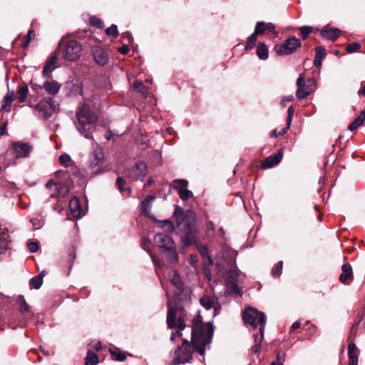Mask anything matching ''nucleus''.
<instances>
[{
    "mask_svg": "<svg viewBox=\"0 0 365 365\" xmlns=\"http://www.w3.org/2000/svg\"><path fill=\"white\" fill-rule=\"evenodd\" d=\"M214 333L211 322L202 323L200 317L196 316L192 320V346L187 339H183L182 344L173 354L172 365H180L190 363L192 359V349L200 355H204L205 348L211 342Z\"/></svg>",
    "mask_w": 365,
    "mask_h": 365,
    "instance_id": "1",
    "label": "nucleus"
},
{
    "mask_svg": "<svg viewBox=\"0 0 365 365\" xmlns=\"http://www.w3.org/2000/svg\"><path fill=\"white\" fill-rule=\"evenodd\" d=\"M175 222L182 232L181 242L185 247L194 245L200 240L197 227V216L192 210L184 211L176 208L174 212Z\"/></svg>",
    "mask_w": 365,
    "mask_h": 365,
    "instance_id": "2",
    "label": "nucleus"
},
{
    "mask_svg": "<svg viewBox=\"0 0 365 365\" xmlns=\"http://www.w3.org/2000/svg\"><path fill=\"white\" fill-rule=\"evenodd\" d=\"M77 130L88 139H93L92 133L96 128L97 117L85 103H80L76 113Z\"/></svg>",
    "mask_w": 365,
    "mask_h": 365,
    "instance_id": "3",
    "label": "nucleus"
},
{
    "mask_svg": "<svg viewBox=\"0 0 365 365\" xmlns=\"http://www.w3.org/2000/svg\"><path fill=\"white\" fill-rule=\"evenodd\" d=\"M243 320L246 324H250L252 327L257 328L259 326L260 341L263 339L264 330L266 324V317L263 312L250 307L247 308L243 313Z\"/></svg>",
    "mask_w": 365,
    "mask_h": 365,
    "instance_id": "4",
    "label": "nucleus"
},
{
    "mask_svg": "<svg viewBox=\"0 0 365 365\" xmlns=\"http://www.w3.org/2000/svg\"><path fill=\"white\" fill-rule=\"evenodd\" d=\"M34 110L36 115L46 120L50 118L53 113L58 110V104L51 97H46L42 98L37 104L34 106Z\"/></svg>",
    "mask_w": 365,
    "mask_h": 365,
    "instance_id": "5",
    "label": "nucleus"
},
{
    "mask_svg": "<svg viewBox=\"0 0 365 365\" xmlns=\"http://www.w3.org/2000/svg\"><path fill=\"white\" fill-rule=\"evenodd\" d=\"M296 85L297 86L296 96L301 100L307 98L317 89V83L314 78H309L305 80L304 75L300 74Z\"/></svg>",
    "mask_w": 365,
    "mask_h": 365,
    "instance_id": "6",
    "label": "nucleus"
},
{
    "mask_svg": "<svg viewBox=\"0 0 365 365\" xmlns=\"http://www.w3.org/2000/svg\"><path fill=\"white\" fill-rule=\"evenodd\" d=\"M177 309L171 306L168 307L167 314V324L169 329L177 328L178 330L173 331L170 336V340L174 341L176 337L182 336L181 331L184 330L186 324L184 320L178 318L176 321Z\"/></svg>",
    "mask_w": 365,
    "mask_h": 365,
    "instance_id": "7",
    "label": "nucleus"
},
{
    "mask_svg": "<svg viewBox=\"0 0 365 365\" xmlns=\"http://www.w3.org/2000/svg\"><path fill=\"white\" fill-rule=\"evenodd\" d=\"M82 46L75 40L68 41L63 46V57L66 61H74L81 55Z\"/></svg>",
    "mask_w": 365,
    "mask_h": 365,
    "instance_id": "8",
    "label": "nucleus"
},
{
    "mask_svg": "<svg viewBox=\"0 0 365 365\" xmlns=\"http://www.w3.org/2000/svg\"><path fill=\"white\" fill-rule=\"evenodd\" d=\"M300 46V40L294 36H291L282 45L276 46L274 49L279 55H289L294 53Z\"/></svg>",
    "mask_w": 365,
    "mask_h": 365,
    "instance_id": "9",
    "label": "nucleus"
},
{
    "mask_svg": "<svg viewBox=\"0 0 365 365\" xmlns=\"http://www.w3.org/2000/svg\"><path fill=\"white\" fill-rule=\"evenodd\" d=\"M12 150L16 158H24L29 155L32 146L29 143L14 142L12 143Z\"/></svg>",
    "mask_w": 365,
    "mask_h": 365,
    "instance_id": "10",
    "label": "nucleus"
},
{
    "mask_svg": "<svg viewBox=\"0 0 365 365\" xmlns=\"http://www.w3.org/2000/svg\"><path fill=\"white\" fill-rule=\"evenodd\" d=\"M187 185L188 182L182 179L175 180L173 182V187L178 191L180 197L183 201L188 200L192 195V192L186 189Z\"/></svg>",
    "mask_w": 365,
    "mask_h": 365,
    "instance_id": "11",
    "label": "nucleus"
},
{
    "mask_svg": "<svg viewBox=\"0 0 365 365\" xmlns=\"http://www.w3.org/2000/svg\"><path fill=\"white\" fill-rule=\"evenodd\" d=\"M58 56V50H56L48 58L42 71L43 77L49 78L51 76L52 72L58 67L56 65Z\"/></svg>",
    "mask_w": 365,
    "mask_h": 365,
    "instance_id": "12",
    "label": "nucleus"
},
{
    "mask_svg": "<svg viewBox=\"0 0 365 365\" xmlns=\"http://www.w3.org/2000/svg\"><path fill=\"white\" fill-rule=\"evenodd\" d=\"M92 54L96 63L100 66L106 65L108 61V55L106 51L99 46H93L91 48Z\"/></svg>",
    "mask_w": 365,
    "mask_h": 365,
    "instance_id": "13",
    "label": "nucleus"
},
{
    "mask_svg": "<svg viewBox=\"0 0 365 365\" xmlns=\"http://www.w3.org/2000/svg\"><path fill=\"white\" fill-rule=\"evenodd\" d=\"M95 144L96 147L93 148V150L90 155L89 163L91 167L100 166L103 164L104 160L103 149L97 143Z\"/></svg>",
    "mask_w": 365,
    "mask_h": 365,
    "instance_id": "14",
    "label": "nucleus"
},
{
    "mask_svg": "<svg viewBox=\"0 0 365 365\" xmlns=\"http://www.w3.org/2000/svg\"><path fill=\"white\" fill-rule=\"evenodd\" d=\"M155 242L162 249L163 252L167 249L174 248L175 242L171 237L168 235L159 233L155 236Z\"/></svg>",
    "mask_w": 365,
    "mask_h": 365,
    "instance_id": "15",
    "label": "nucleus"
},
{
    "mask_svg": "<svg viewBox=\"0 0 365 365\" xmlns=\"http://www.w3.org/2000/svg\"><path fill=\"white\" fill-rule=\"evenodd\" d=\"M69 209L72 217L75 219L81 218L83 213L81 209L80 202L76 197H73L69 202Z\"/></svg>",
    "mask_w": 365,
    "mask_h": 365,
    "instance_id": "16",
    "label": "nucleus"
},
{
    "mask_svg": "<svg viewBox=\"0 0 365 365\" xmlns=\"http://www.w3.org/2000/svg\"><path fill=\"white\" fill-rule=\"evenodd\" d=\"M353 279L352 268L349 264H344L341 267V274L339 276V281L345 284Z\"/></svg>",
    "mask_w": 365,
    "mask_h": 365,
    "instance_id": "17",
    "label": "nucleus"
},
{
    "mask_svg": "<svg viewBox=\"0 0 365 365\" xmlns=\"http://www.w3.org/2000/svg\"><path fill=\"white\" fill-rule=\"evenodd\" d=\"M155 200V197L153 195H148L140 203V211L141 213L145 216L151 217L150 210L153 205V202Z\"/></svg>",
    "mask_w": 365,
    "mask_h": 365,
    "instance_id": "18",
    "label": "nucleus"
},
{
    "mask_svg": "<svg viewBox=\"0 0 365 365\" xmlns=\"http://www.w3.org/2000/svg\"><path fill=\"white\" fill-rule=\"evenodd\" d=\"M217 299L215 298H211L209 296H204L202 297L200 302L201 305L205 307L206 309H210L212 307H214L215 309V313L214 315H217L220 309V307L219 306H216L215 304L217 303Z\"/></svg>",
    "mask_w": 365,
    "mask_h": 365,
    "instance_id": "19",
    "label": "nucleus"
},
{
    "mask_svg": "<svg viewBox=\"0 0 365 365\" xmlns=\"http://www.w3.org/2000/svg\"><path fill=\"white\" fill-rule=\"evenodd\" d=\"M283 153L281 150H279L277 153L267 157L262 163V167L264 168H269L277 165L282 159Z\"/></svg>",
    "mask_w": 365,
    "mask_h": 365,
    "instance_id": "20",
    "label": "nucleus"
},
{
    "mask_svg": "<svg viewBox=\"0 0 365 365\" xmlns=\"http://www.w3.org/2000/svg\"><path fill=\"white\" fill-rule=\"evenodd\" d=\"M340 33L341 31L338 29L328 26H325L321 30V36L330 41H335L339 36Z\"/></svg>",
    "mask_w": 365,
    "mask_h": 365,
    "instance_id": "21",
    "label": "nucleus"
},
{
    "mask_svg": "<svg viewBox=\"0 0 365 365\" xmlns=\"http://www.w3.org/2000/svg\"><path fill=\"white\" fill-rule=\"evenodd\" d=\"M17 302L19 304V309L22 315L26 319H31L32 313L30 310V307L26 303L24 296L19 295L17 298Z\"/></svg>",
    "mask_w": 365,
    "mask_h": 365,
    "instance_id": "22",
    "label": "nucleus"
},
{
    "mask_svg": "<svg viewBox=\"0 0 365 365\" xmlns=\"http://www.w3.org/2000/svg\"><path fill=\"white\" fill-rule=\"evenodd\" d=\"M43 88L48 94L56 95L59 92L61 84L56 81H47L43 83Z\"/></svg>",
    "mask_w": 365,
    "mask_h": 365,
    "instance_id": "23",
    "label": "nucleus"
},
{
    "mask_svg": "<svg viewBox=\"0 0 365 365\" xmlns=\"http://www.w3.org/2000/svg\"><path fill=\"white\" fill-rule=\"evenodd\" d=\"M141 246L145 251L150 253V256L154 264L158 267H160L162 266L161 260L150 252V241L149 240L144 239L141 242Z\"/></svg>",
    "mask_w": 365,
    "mask_h": 365,
    "instance_id": "24",
    "label": "nucleus"
},
{
    "mask_svg": "<svg viewBox=\"0 0 365 365\" xmlns=\"http://www.w3.org/2000/svg\"><path fill=\"white\" fill-rule=\"evenodd\" d=\"M356 346L354 343H350L348 346L349 364L351 365H357L359 356L356 350Z\"/></svg>",
    "mask_w": 365,
    "mask_h": 365,
    "instance_id": "25",
    "label": "nucleus"
},
{
    "mask_svg": "<svg viewBox=\"0 0 365 365\" xmlns=\"http://www.w3.org/2000/svg\"><path fill=\"white\" fill-rule=\"evenodd\" d=\"M235 266L233 268L230 269L227 271V276L229 279V281L231 282H240L242 280L243 274L241 272L237 269L236 266V262H234Z\"/></svg>",
    "mask_w": 365,
    "mask_h": 365,
    "instance_id": "26",
    "label": "nucleus"
},
{
    "mask_svg": "<svg viewBox=\"0 0 365 365\" xmlns=\"http://www.w3.org/2000/svg\"><path fill=\"white\" fill-rule=\"evenodd\" d=\"M9 232L7 229H4V230L0 234V254L3 253L5 250H6L9 247Z\"/></svg>",
    "mask_w": 365,
    "mask_h": 365,
    "instance_id": "27",
    "label": "nucleus"
},
{
    "mask_svg": "<svg viewBox=\"0 0 365 365\" xmlns=\"http://www.w3.org/2000/svg\"><path fill=\"white\" fill-rule=\"evenodd\" d=\"M315 56L314 59V65L317 67H319L322 65V59L326 56V50L322 47H317L315 49Z\"/></svg>",
    "mask_w": 365,
    "mask_h": 365,
    "instance_id": "28",
    "label": "nucleus"
},
{
    "mask_svg": "<svg viewBox=\"0 0 365 365\" xmlns=\"http://www.w3.org/2000/svg\"><path fill=\"white\" fill-rule=\"evenodd\" d=\"M15 98V93L14 91L9 92L4 98L2 101L1 110L9 111L11 108V104Z\"/></svg>",
    "mask_w": 365,
    "mask_h": 365,
    "instance_id": "29",
    "label": "nucleus"
},
{
    "mask_svg": "<svg viewBox=\"0 0 365 365\" xmlns=\"http://www.w3.org/2000/svg\"><path fill=\"white\" fill-rule=\"evenodd\" d=\"M238 282L228 281L226 284V292L228 294H235L242 296L241 289L237 285Z\"/></svg>",
    "mask_w": 365,
    "mask_h": 365,
    "instance_id": "30",
    "label": "nucleus"
},
{
    "mask_svg": "<svg viewBox=\"0 0 365 365\" xmlns=\"http://www.w3.org/2000/svg\"><path fill=\"white\" fill-rule=\"evenodd\" d=\"M170 282L176 287L178 289H182L183 283L181 280L180 274L176 271H173L170 273Z\"/></svg>",
    "mask_w": 365,
    "mask_h": 365,
    "instance_id": "31",
    "label": "nucleus"
},
{
    "mask_svg": "<svg viewBox=\"0 0 365 365\" xmlns=\"http://www.w3.org/2000/svg\"><path fill=\"white\" fill-rule=\"evenodd\" d=\"M51 185L55 186V189L57 190L59 196L63 197L69 191V188L67 185H65L62 183H56H56L53 182L51 180H50L49 182H47L46 186L49 187Z\"/></svg>",
    "mask_w": 365,
    "mask_h": 365,
    "instance_id": "32",
    "label": "nucleus"
},
{
    "mask_svg": "<svg viewBox=\"0 0 365 365\" xmlns=\"http://www.w3.org/2000/svg\"><path fill=\"white\" fill-rule=\"evenodd\" d=\"M116 183L118 185V190L123 196H130L131 190L129 187H125V182L122 178H118L116 180Z\"/></svg>",
    "mask_w": 365,
    "mask_h": 365,
    "instance_id": "33",
    "label": "nucleus"
},
{
    "mask_svg": "<svg viewBox=\"0 0 365 365\" xmlns=\"http://www.w3.org/2000/svg\"><path fill=\"white\" fill-rule=\"evenodd\" d=\"M257 56L262 60H266L269 56L268 48L264 43H259L257 47Z\"/></svg>",
    "mask_w": 365,
    "mask_h": 365,
    "instance_id": "34",
    "label": "nucleus"
},
{
    "mask_svg": "<svg viewBox=\"0 0 365 365\" xmlns=\"http://www.w3.org/2000/svg\"><path fill=\"white\" fill-rule=\"evenodd\" d=\"M196 248L197 249L200 254L202 255V257H206L208 259V261L210 264H212V261L211 257L208 255V249L207 247L205 245H202L200 242V240L197 242V243L194 245Z\"/></svg>",
    "mask_w": 365,
    "mask_h": 365,
    "instance_id": "35",
    "label": "nucleus"
},
{
    "mask_svg": "<svg viewBox=\"0 0 365 365\" xmlns=\"http://www.w3.org/2000/svg\"><path fill=\"white\" fill-rule=\"evenodd\" d=\"M165 257L170 262H176L178 259V255L176 252L175 246L174 248L167 249L164 251Z\"/></svg>",
    "mask_w": 365,
    "mask_h": 365,
    "instance_id": "36",
    "label": "nucleus"
},
{
    "mask_svg": "<svg viewBox=\"0 0 365 365\" xmlns=\"http://www.w3.org/2000/svg\"><path fill=\"white\" fill-rule=\"evenodd\" d=\"M98 363V356L93 351L88 350L85 359L86 365H96Z\"/></svg>",
    "mask_w": 365,
    "mask_h": 365,
    "instance_id": "37",
    "label": "nucleus"
},
{
    "mask_svg": "<svg viewBox=\"0 0 365 365\" xmlns=\"http://www.w3.org/2000/svg\"><path fill=\"white\" fill-rule=\"evenodd\" d=\"M43 273H40L37 276L34 277L30 280V284L31 286H33L36 289H39L41 287L42 283H43Z\"/></svg>",
    "mask_w": 365,
    "mask_h": 365,
    "instance_id": "38",
    "label": "nucleus"
},
{
    "mask_svg": "<svg viewBox=\"0 0 365 365\" xmlns=\"http://www.w3.org/2000/svg\"><path fill=\"white\" fill-rule=\"evenodd\" d=\"M29 92V88L27 85L21 86L18 90V98L21 103L26 101Z\"/></svg>",
    "mask_w": 365,
    "mask_h": 365,
    "instance_id": "39",
    "label": "nucleus"
},
{
    "mask_svg": "<svg viewBox=\"0 0 365 365\" xmlns=\"http://www.w3.org/2000/svg\"><path fill=\"white\" fill-rule=\"evenodd\" d=\"M133 88L135 89V91L141 93L143 96L146 97L148 91L141 81H135L133 83Z\"/></svg>",
    "mask_w": 365,
    "mask_h": 365,
    "instance_id": "40",
    "label": "nucleus"
},
{
    "mask_svg": "<svg viewBox=\"0 0 365 365\" xmlns=\"http://www.w3.org/2000/svg\"><path fill=\"white\" fill-rule=\"evenodd\" d=\"M59 162L63 166L66 168H68L72 163L71 158L68 154L61 155L59 157Z\"/></svg>",
    "mask_w": 365,
    "mask_h": 365,
    "instance_id": "41",
    "label": "nucleus"
},
{
    "mask_svg": "<svg viewBox=\"0 0 365 365\" xmlns=\"http://www.w3.org/2000/svg\"><path fill=\"white\" fill-rule=\"evenodd\" d=\"M127 356H132L125 351H121L119 349L115 347V361H124L127 359Z\"/></svg>",
    "mask_w": 365,
    "mask_h": 365,
    "instance_id": "42",
    "label": "nucleus"
},
{
    "mask_svg": "<svg viewBox=\"0 0 365 365\" xmlns=\"http://www.w3.org/2000/svg\"><path fill=\"white\" fill-rule=\"evenodd\" d=\"M135 169L139 171V175H144L146 173L147 165L144 162L139 161L135 163Z\"/></svg>",
    "mask_w": 365,
    "mask_h": 365,
    "instance_id": "43",
    "label": "nucleus"
},
{
    "mask_svg": "<svg viewBox=\"0 0 365 365\" xmlns=\"http://www.w3.org/2000/svg\"><path fill=\"white\" fill-rule=\"evenodd\" d=\"M90 24L98 29H102L104 26L102 20L96 16L90 17Z\"/></svg>",
    "mask_w": 365,
    "mask_h": 365,
    "instance_id": "44",
    "label": "nucleus"
},
{
    "mask_svg": "<svg viewBox=\"0 0 365 365\" xmlns=\"http://www.w3.org/2000/svg\"><path fill=\"white\" fill-rule=\"evenodd\" d=\"M299 31L302 38L304 40L312 32V27L309 26H304L299 28Z\"/></svg>",
    "mask_w": 365,
    "mask_h": 365,
    "instance_id": "45",
    "label": "nucleus"
},
{
    "mask_svg": "<svg viewBox=\"0 0 365 365\" xmlns=\"http://www.w3.org/2000/svg\"><path fill=\"white\" fill-rule=\"evenodd\" d=\"M282 267H283V262L279 261L275 266L274 268H273L272 271V274L273 277H279L281 275L282 272Z\"/></svg>",
    "mask_w": 365,
    "mask_h": 365,
    "instance_id": "46",
    "label": "nucleus"
},
{
    "mask_svg": "<svg viewBox=\"0 0 365 365\" xmlns=\"http://www.w3.org/2000/svg\"><path fill=\"white\" fill-rule=\"evenodd\" d=\"M257 40V34L253 33L247 39L246 49H252L254 47Z\"/></svg>",
    "mask_w": 365,
    "mask_h": 365,
    "instance_id": "47",
    "label": "nucleus"
},
{
    "mask_svg": "<svg viewBox=\"0 0 365 365\" xmlns=\"http://www.w3.org/2000/svg\"><path fill=\"white\" fill-rule=\"evenodd\" d=\"M265 31H266L265 24L263 21L257 22V24L255 26L254 33L257 35H259V34L264 33Z\"/></svg>",
    "mask_w": 365,
    "mask_h": 365,
    "instance_id": "48",
    "label": "nucleus"
},
{
    "mask_svg": "<svg viewBox=\"0 0 365 365\" xmlns=\"http://www.w3.org/2000/svg\"><path fill=\"white\" fill-rule=\"evenodd\" d=\"M361 47V45L359 43H350L347 46H346V51L348 53H353V52H355V51H357Z\"/></svg>",
    "mask_w": 365,
    "mask_h": 365,
    "instance_id": "49",
    "label": "nucleus"
},
{
    "mask_svg": "<svg viewBox=\"0 0 365 365\" xmlns=\"http://www.w3.org/2000/svg\"><path fill=\"white\" fill-rule=\"evenodd\" d=\"M294 113V108L293 106H289L288 108V110H287V123L288 124V127H290Z\"/></svg>",
    "mask_w": 365,
    "mask_h": 365,
    "instance_id": "50",
    "label": "nucleus"
},
{
    "mask_svg": "<svg viewBox=\"0 0 365 365\" xmlns=\"http://www.w3.org/2000/svg\"><path fill=\"white\" fill-rule=\"evenodd\" d=\"M365 120V110H362L359 115L354 120L359 126H360Z\"/></svg>",
    "mask_w": 365,
    "mask_h": 365,
    "instance_id": "51",
    "label": "nucleus"
},
{
    "mask_svg": "<svg viewBox=\"0 0 365 365\" xmlns=\"http://www.w3.org/2000/svg\"><path fill=\"white\" fill-rule=\"evenodd\" d=\"M31 222L35 229H39L43 224V221L38 218H32Z\"/></svg>",
    "mask_w": 365,
    "mask_h": 365,
    "instance_id": "52",
    "label": "nucleus"
},
{
    "mask_svg": "<svg viewBox=\"0 0 365 365\" xmlns=\"http://www.w3.org/2000/svg\"><path fill=\"white\" fill-rule=\"evenodd\" d=\"M27 247L31 252H36L38 250V245L35 242H30L27 244Z\"/></svg>",
    "mask_w": 365,
    "mask_h": 365,
    "instance_id": "53",
    "label": "nucleus"
},
{
    "mask_svg": "<svg viewBox=\"0 0 365 365\" xmlns=\"http://www.w3.org/2000/svg\"><path fill=\"white\" fill-rule=\"evenodd\" d=\"M161 222L164 225H168V230L170 231V232H173L174 230V225L173 223L170 221L169 220H163L161 221Z\"/></svg>",
    "mask_w": 365,
    "mask_h": 365,
    "instance_id": "54",
    "label": "nucleus"
},
{
    "mask_svg": "<svg viewBox=\"0 0 365 365\" xmlns=\"http://www.w3.org/2000/svg\"><path fill=\"white\" fill-rule=\"evenodd\" d=\"M292 101H294V96L292 95L284 96V98H282V99L281 101V105L282 107H285L286 102Z\"/></svg>",
    "mask_w": 365,
    "mask_h": 365,
    "instance_id": "55",
    "label": "nucleus"
},
{
    "mask_svg": "<svg viewBox=\"0 0 365 365\" xmlns=\"http://www.w3.org/2000/svg\"><path fill=\"white\" fill-rule=\"evenodd\" d=\"M188 261L191 264L195 265L198 262V257L197 255H190Z\"/></svg>",
    "mask_w": 365,
    "mask_h": 365,
    "instance_id": "56",
    "label": "nucleus"
},
{
    "mask_svg": "<svg viewBox=\"0 0 365 365\" xmlns=\"http://www.w3.org/2000/svg\"><path fill=\"white\" fill-rule=\"evenodd\" d=\"M260 349H261V344H260V341L258 342V343H256L252 348V351L255 353V354H258L259 353L260 351Z\"/></svg>",
    "mask_w": 365,
    "mask_h": 365,
    "instance_id": "57",
    "label": "nucleus"
},
{
    "mask_svg": "<svg viewBox=\"0 0 365 365\" xmlns=\"http://www.w3.org/2000/svg\"><path fill=\"white\" fill-rule=\"evenodd\" d=\"M282 364H283V361L281 359L280 354L278 353L277 354V360H276V361H272L271 365H282Z\"/></svg>",
    "mask_w": 365,
    "mask_h": 365,
    "instance_id": "58",
    "label": "nucleus"
},
{
    "mask_svg": "<svg viewBox=\"0 0 365 365\" xmlns=\"http://www.w3.org/2000/svg\"><path fill=\"white\" fill-rule=\"evenodd\" d=\"M118 51L122 54H126L129 51V47L126 45H124L118 48Z\"/></svg>",
    "mask_w": 365,
    "mask_h": 365,
    "instance_id": "59",
    "label": "nucleus"
},
{
    "mask_svg": "<svg viewBox=\"0 0 365 365\" xmlns=\"http://www.w3.org/2000/svg\"><path fill=\"white\" fill-rule=\"evenodd\" d=\"M266 31L274 32L275 26L272 23L265 24Z\"/></svg>",
    "mask_w": 365,
    "mask_h": 365,
    "instance_id": "60",
    "label": "nucleus"
},
{
    "mask_svg": "<svg viewBox=\"0 0 365 365\" xmlns=\"http://www.w3.org/2000/svg\"><path fill=\"white\" fill-rule=\"evenodd\" d=\"M106 32L108 35L114 36V24H112L110 26H109L106 30Z\"/></svg>",
    "mask_w": 365,
    "mask_h": 365,
    "instance_id": "61",
    "label": "nucleus"
},
{
    "mask_svg": "<svg viewBox=\"0 0 365 365\" xmlns=\"http://www.w3.org/2000/svg\"><path fill=\"white\" fill-rule=\"evenodd\" d=\"M6 126H7V123H4L1 125V128H0V134L1 135H4L6 134Z\"/></svg>",
    "mask_w": 365,
    "mask_h": 365,
    "instance_id": "62",
    "label": "nucleus"
},
{
    "mask_svg": "<svg viewBox=\"0 0 365 365\" xmlns=\"http://www.w3.org/2000/svg\"><path fill=\"white\" fill-rule=\"evenodd\" d=\"M359 127V125L354 122L353 121L351 123L349 124V125L348 126V130H349L350 131H354V130H356L357 128Z\"/></svg>",
    "mask_w": 365,
    "mask_h": 365,
    "instance_id": "63",
    "label": "nucleus"
},
{
    "mask_svg": "<svg viewBox=\"0 0 365 365\" xmlns=\"http://www.w3.org/2000/svg\"><path fill=\"white\" fill-rule=\"evenodd\" d=\"M113 134L111 130L106 131V133L104 135V137L107 140H110L113 138Z\"/></svg>",
    "mask_w": 365,
    "mask_h": 365,
    "instance_id": "64",
    "label": "nucleus"
}]
</instances>
